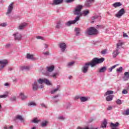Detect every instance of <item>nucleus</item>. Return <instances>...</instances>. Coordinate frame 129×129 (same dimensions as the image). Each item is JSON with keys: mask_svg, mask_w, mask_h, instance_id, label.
Instances as JSON below:
<instances>
[{"mask_svg": "<svg viewBox=\"0 0 129 129\" xmlns=\"http://www.w3.org/2000/svg\"><path fill=\"white\" fill-rule=\"evenodd\" d=\"M86 34L89 36H94L95 35H97V34H98V30L94 27H90L87 29Z\"/></svg>", "mask_w": 129, "mask_h": 129, "instance_id": "3", "label": "nucleus"}, {"mask_svg": "<svg viewBox=\"0 0 129 129\" xmlns=\"http://www.w3.org/2000/svg\"><path fill=\"white\" fill-rule=\"evenodd\" d=\"M122 93L123 94H127V92L126 91V90H123Z\"/></svg>", "mask_w": 129, "mask_h": 129, "instance_id": "55", "label": "nucleus"}, {"mask_svg": "<svg viewBox=\"0 0 129 129\" xmlns=\"http://www.w3.org/2000/svg\"><path fill=\"white\" fill-rule=\"evenodd\" d=\"M80 99L81 102H85L88 100V98L85 97H80Z\"/></svg>", "mask_w": 129, "mask_h": 129, "instance_id": "31", "label": "nucleus"}, {"mask_svg": "<svg viewBox=\"0 0 129 129\" xmlns=\"http://www.w3.org/2000/svg\"><path fill=\"white\" fill-rule=\"evenodd\" d=\"M43 45L44 46L45 49H47V48L49 47V45L46 43H44Z\"/></svg>", "mask_w": 129, "mask_h": 129, "instance_id": "54", "label": "nucleus"}, {"mask_svg": "<svg viewBox=\"0 0 129 129\" xmlns=\"http://www.w3.org/2000/svg\"><path fill=\"white\" fill-rule=\"evenodd\" d=\"M32 86L33 91H37V90H38V89L39 88V85H38V83H37V81H35L34 83L32 84Z\"/></svg>", "mask_w": 129, "mask_h": 129, "instance_id": "12", "label": "nucleus"}, {"mask_svg": "<svg viewBox=\"0 0 129 129\" xmlns=\"http://www.w3.org/2000/svg\"><path fill=\"white\" fill-rule=\"evenodd\" d=\"M36 39H37V40H44V38L41 36H36Z\"/></svg>", "mask_w": 129, "mask_h": 129, "instance_id": "47", "label": "nucleus"}, {"mask_svg": "<svg viewBox=\"0 0 129 129\" xmlns=\"http://www.w3.org/2000/svg\"><path fill=\"white\" fill-rule=\"evenodd\" d=\"M58 46L59 47L60 49V51L64 53L65 51L66 50V49L67 48V45H66V43L64 42H61L59 43Z\"/></svg>", "mask_w": 129, "mask_h": 129, "instance_id": "8", "label": "nucleus"}, {"mask_svg": "<svg viewBox=\"0 0 129 129\" xmlns=\"http://www.w3.org/2000/svg\"><path fill=\"white\" fill-rule=\"evenodd\" d=\"M70 107H71V104L69 103H67L64 106V108L66 109H69V108H70Z\"/></svg>", "mask_w": 129, "mask_h": 129, "instance_id": "40", "label": "nucleus"}, {"mask_svg": "<svg viewBox=\"0 0 129 129\" xmlns=\"http://www.w3.org/2000/svg\"><path fill=\"white\" fill-rule=\"evenodd\" d=\"M106 52H107L106 49H104V50H102V51H101V53L102 55H105V54H106Z\"/></svg>", "mask_w": 129, "mask_h": 129, "instance_id": "49", "label": "nucleus"}, {"mask_svg": "<svg viewBox=\"0 0 129 129\" xmlns=\"http://www.w3.org/2000/svg\"><path fill=\"white\" fill-rule=\"evenodd\" d=\"M123 45V42L120 40L118 41V42L116 44V49H118L119 50L120 49V47H122V46Z\"/></svg>", "mask_w": 129, "mask_h": 129, "instance_id": "20", "label": "nucleus"}, {"mask_svg": "<svg viewBox=\"0 0 129 129\" xmlns=\"http://www.w3.org/2000/svg\"><path fill=\"white\" fill-rule=\"evenodd\" d=\"M106 125H107V121L106 119H104L101 124V127L105 128Z\"/></svg>", "mask_w": 129, "mask_h": 129, "instance_id": "21", "label": "nucleus"}, {"mask_svg": "<svg viewBox=\"0 0 129 129\" xmlns=\"http://www.w3.org/2000/svg\"><path fill=\"white\" fill-rule=\"evenodd\" d=\"M96 19H99L100 20L101 17L98 15H95L91 18V20H92V21H94V20H96Z\"/></svg>", "mask_w": 129, "mask_h": 129, "instance_id": "34", "label": "nucleus"}, {"mask_svg": "<svg viewBox=\"0 0 129 129\" xmlns=\"http://www.w3.org/2000/svg\"><path fill=\"white\" fill-rule=\"evenodd\" d=\"M43 54L44 55H48V56L50 55L49 51H46L45 52H44Z\"/></svg>", "mask_w": 129, "mask_h": 129, "instance_id": "53", "label": "nucleus"}, {"mask_svg": "<svg viewBox=\"0 0 129 129\" xmlns=\"http://www.w3.org/2000/svg\"><path fill=\"white\" fill-rule=\"evenodd\" d=\"M20 70L24 71V70H30V67L29 66H22L20 67Z\"/></svg>", "mask_w": 129, "mask_h": 129, "instance_id": "28", "label": "nucleus"}, {"mask_svg": "<svg viewBox=\"0 0 129 129\" xmlns=\"http://www.w3.org/2000/svg\"><path fill=\"white\" fill-rule=\"evenodd\" d=\"M57 119H59V120H65L66 118L64 116H59L57 117Z\"/></svg>", "mask_w": 129, "mask_h": 129, "instance_id": "39", "label": "nucleus"}, {"mask_svg": "<svg viewBox=\"0 0 129 129\" xmlns=\"http://www.w3.org/2000/svg\"><path fill=\"white\" fill-rule=\"evenodd\" d=\"M58 97L59 95H56L55 96L52 97L51 98L54 102H58V101H59V99H58Z\"/></svg>", "mask_w": 129, "mask_h": 129, "instance_id": "23", "label": "nucleus"}, {"mask_svg": "<svg viewBox=\"0 0 129 129\" xmlns=\"http://www.w3.org/2000/svg\"><path fill=\"white\" fill-rule=\"evenodd\" d=\"M13 36L14 37V40L15 41H21L23 38L22 34L19 32L13 34Z\"/></svg>", "mask_w": 129, "mask_h": 129, "instance_id": "6", "label": "nucleus"}, {"mask_svg": "<svg viewBox=\"0 0 129 129\" xmlns=\"http://www.w3.org/2000/svg\"><path fill=\"white\" fill-rule=\"evenodd\" d=\"M5 47L6 48H10V47H11V44L8 43V44H6Z\"/></svg>", "mask_w": 129, "mask_h": 129, "instance_id": "57", "label": "nucleus"}, {"mask_svg": "<svg viewBox=\"0 0 129 129\" xmlns=\"http://www.w3.org/2000/svg\"><path fill=\"white\" fill-rule=\"evenodd\" d=\"M27 26H28V23L26 22H24L23 23H21L20 25H19V26L17 27V29L20 30H24L25 28H26V27H27Z\"/></svg>", "mask_w": 129, "mask_h": 129, "instance_id": "11", "label": "nucleus"}, {"mask_svg": "<svg viewBox=\"0 0 129 129\" xmlns=\"http://www.w3.org/2000/svg\"><path fill=\"white\" fill-rule=\"evenodd\" d=\"M119 125V123L118 122H116L115 124H113V127H117Z\"/></svg>", "mask_w": 129, "mask_h": 129, "instance_id": "48", "label": "nucleus"}, {"mask_svg": "<svg viewBox=\"0 0 129 129\" xmlns=\"http://www.w3.org/2000/svg\"><path fill=\"white\" fill-rule=\"evenodd\" d=\"M26 58L30 60H34V55L28 53L26 55Z\"/></svg>", "mask_w": 129, "mask_h": 129, "instance_id": "26", "label": "nucleus"}, {"mask_svg": "<svg viewBox=\"0 0 129 129\" xmlns=\"http://www.w3.org/2000/svg\"><path fill=\"white\" fill-rule=\"evenodd\" d=\"M116 71L117 73H121V72H122V67H120L118 69H117Z\"/></svg>", "mask_w": 129, "mask_h": 129, "instance_id": "44", "label": "nucleus"}, {"mask_svg": "<svg viewBox=\"0 0 129 129\" xmlns=\"http://www.w3.org/2000/svg\"><path fill=\"white\" fill-rule=\"evenodd\" d=\"M74 63H75L74 61L70 62L68 63L67 67H71L73 65H74Z\"/></svg>", "mask_w": 129, "mask_h": 129, "instance_id": "42", "label": "nucleus"}, {"mask_svg": "<svg viewBox=\"0 0 129 129\" xmlns=\"http://www.w3.org/2000/svg\"><path fill=\"white\" fill-rule=\"evenodd\" d=\"M110 126L111 127V129H113V123L112 122H111V124H110Z\"/></svg>", "mask_w": 129, "mask_h": 129, "instance_id": "64", "label": "nucleus"}, {"mask_svg": "<svg viewBox=\"0 0 129 129\" xmlns=\"http://www.w3.org/2000/svg\"><path fill=\"white\" fill-rule=\"evenodd\" d=\"M63 0H53V3L52 5H54L55 6H57V5H60L63 3Z\"/></svg>", "mask_w": 129, "mask_h": 129, "instance_id": "19", "label": "nucleus"}, {"mask_svg": "<svg viewBox=\"0 0 129 129\" xmlns=\"http://www.w3.org/2000/svg\"><path fill=\"white\" fill-rule=\"evenodd\" d=\"M77 129H97V128H89L88 126H87L84 127L78 126Z\"/></svg>", "mask_w": 129, "mask_h": 129, "instance_id": "38", "label": "nucleus"}, {"mask_svg": "<svg viewBox=\"0 0 129 129\" xmlns=\"http://www.w3.org/2000/svg\"><path fill=\"white\" fill-rule=\"evenodd\" d=\"M59 72H56L52 74V75H50V77H52L54 79H56L57 78V76H58Z\"/></svg>", "mask_w": 129, "mask_h": 129, "instance_id": "32", "label": "nucleus"}, {"mask_svg": "<svg viewBox=\"0 0 129 129\" xmlns=\"http://www.w3.org/2000/svg\"><path fill=\"white\" fill-rule=\"evenodd\" d=\"M116 103L117 104H118L119 105H120V104H122V102H121V101L119 99H117L116 101Z\"/></svg>", "mask_w": 129, "mask_h": 129, "instance_id": "46", "label": "nucleus"}, {"mask_svg": "<svg viewBox=\"0 0 129 129\" xmlns=\"http://www.w3.org/2000/svg\"><path fill=\"white\" fill-rule=\"evenodd\" d=\"M123 38H128V36L124 32H123Z\"/></svg>", "mask_w": 129, "mask_h": 129, "instance_id": "52", "label": "nucleus"}, {"mask_svg": "<svg viewBox=\"0 0 129 129\" xmlns=\"http://www.w3.org/2000/svg\"><path fill=\"white\" fill-rule=\"evenodd\" d=\"M44 84H46L48 86H50L51 85H52V83H51V82L49 80L44 78Z\"/></svg>", "mask_w": 129, "mask_h": 129, "instance_id": "25", "label": "nucleus"}, {"mask_svg": "<svg viewBox=\"0 0 129 129\" xmlns=\"http://www.w3.org/2000/svg\"><path fill=\"white\" fill-rule=\"evenodd\" d=\"M89 14V10H84L82 13V16H84V17H86L87 15Z\"/></svg>", "mask_w": 129, "mask_h": 129, "instance_id": "29", "label": "nucleus"}, {"mask_svg": "<svg viewBox=\"0 0 129 129\" xmlns=\"http://www.w3.org/2000/svg\"><path fill=\"white\" fill-rule=\"evenodd\" d=\"M120 52H119V49L116 48L113 52V58H115V57H116V56H117V55H118L119 54Z\"/></svg>", "mask_w": 129, "mask_h": 129, "instance_id": "24", "label": "nucleus"}, {"mask_svg": "<svg viewBox=\"0 0 129 129\" xmlns=\"http://www.w3.org/2000/svg\"><path fill=\"white\" fill-rule=\"evenodd\" d=\"M56 28V29H60V28H63V26H62V24L61 23V21H58L57 23Z\"/></svg>", "mask_w": 129, "mask_h": 129, "instance_id": "35", "label": "nucleus"}, {"mask_svg": "<svg viewBox=\"0 0 129 129\" xmlns=\"http://www.w3.org/2000/svg\"><path fill=\"white\" fill-rule=\"evenodd\" d=\"M93 3H94V0H87L85 3V6L87 8H90Z\"/></svg>", "mask_w": 129, "mask_h": 129, "instance_id": "13", "label": "nucleus"}, {"mask_svg": "<svg viewBox=\"0 0 129 129\" xmlns=\"http://www.w3.org/2000/svg\"><path fill=\"white\" fill-rule=\"evenodd\" d=\"M54 68H55L54 66L47 67H46L47 71H48V72H52L54 71Z\"/></svg>", "mask_w": 129, "mask_h": 129, "instance_id": "22", "label": "nucleus"}, {"mask_svg": "<svg viewBox=\"0 0 129 129\" xmlns=\"http://www.w3.org/2000/svg\"><path fill=\"white\" fill-rule=\"evenodd\" d=\"M125 115H129V109H127L125 111Z\"/></svg>", "mask_w": 129, "mask_h": 129, "instance_id": "50", "label": "nucleus"}, {"mask_svg": "<svg viewBox=\"0 0 129 129\" xmlns=\"http://www.w3.org/2000/svg\"><path fill=\"white\" fill-rule=\"evenodd\" d=\"M38 88H40V89H42V88H44V85L41 84V85L39 86Z\"/></svg>", "mask_w": 129, "mask_h": 129, "instance_id": "60", "label": "nucleus"}, {"mask_svg": "<svg viewBox=\"0 0 129 129\" xmlns=\"http://www.w3.org/2000/svg\"><path fill=\"white\" fill-rule=\"evenodd\" d=\"M16 119H19L21 122H25V119L21 115H17L16 117Z\"/></svg>", "mask_w": 129, "mask_h": 129, "instance_id": "18", "label": "nucleus"}, {"mask_svg": "<svg viewBox=\"0 0 129 129\" xmlns=\"http://www.w3.org/2000/svg\"><path fill=\"white\" fill-rule=\"evenodd\" d=\"M41 106L42 107H45V108H47V106H46V105L45 104H44V103L41 104Z\"/></svg>", "mask_w": 129, "mask_h": 129, "instance_id": "58", "label": "nucleus"}, {"mask_svg": "<svg viewBox=\"0 0 129 129\" xmlns=\"http://www.w3.org/2000/svg\"><path fill=\"white\" fill-rule=\"evenodd\" d=\"M37 82L39 83V84H43V83H45V78L37 80Z\"/></svg>", "mask_w": 129, "mask_h": 129, "instance_id": "36", "label": "nucleus"}, {"mask_svg": "<svg viewBox=\"0 0 129 129\" xmlns=\"http://www.w3.org/2000/svg\"><path fill=\"white\" fill-rule=\"evenodd\" d=\"M9 61L7 59H3L0 60V70H2L3 68H5L7 65H8Z\"/></svg>", "mask_w": 129, "mask_h": 129, "instance_id": "9", "label": "nucleus"}, {"mask_svg": "<svg viewBox=\"0 0 129 129\" xmlns=\"http://www.w3.org/2000/svg\"><path fill=\"white\" fill-rule=\"evenodd\" d=\"M105 59L104 57L99 58L98 57L93 58V59L90 62H87L84 64L81 68V71L84 74H86L88 72V69H89V66L91 67H94L98 64H101L104 61Z\"/></svg>", "mask_w": 129, "mask_h": 129, "instance_id": "1", "label": "nucleus"}, {"mask_svg": "<svg viewBox=\"0 0 129 129\" xmlns=\"http://www.w3.org/2000/svg\"><path fill=\"white\" fill-rule=\"evenodd\" d=\"M9 96V92L6 91L5 94L0 95V98H7Z\"/></svg>", "mask_w": 129, "mask_h": 129, "instance_id": "27", "label": "nucleus"}, {"mask_svg": "<svg viewBox=\"0 0 129 129\" xmlns=\"http://www.w3.org/2000/svg\"><path fill=\"white\" fill-rule=\"evenodd\" d=\"M0 26H1V27H7V23H3L0 24Z\"/></svg>", "mask_w": 129, "mask_h": 129, "instance_id": "51", "label": "nucleus"}, {"mask_svg": "<svg viewBox=\"0 0 129 129\" xmlns=\"http://www.w3.org/2000/svg\"><path fill=\"white\" fill-rule=\"evenodd\" d=\"M83 8V6L81 5L77 6L75 8V10L73 11V14L75 16H77V17H79V21L80 20V17L82 16V14L81 13V10H82V8Z\"/></svg>", "mask_w": 129, "mask_h": 129, "instance_id": "2", "label": "nucleus"}, {"mask_svg": "<svg viewBox=\"0 0 129 129\" xmlns=\"http://www.w3.org/2000/svg\"><path fill=\"white\" fill-rule=\"evenodd\" d=\"M124 81H127L129 79V72H126L124 73V77L123 78Z\"/></svg>", "mask_w": 129, "mask_h": 129, "instance_id": "15", "label": "nucleus"}, {"mask_svg": "<svg viewBox=\"0 0 129 129\" xmlns=\"http://www.w3.org/2000/svg\"><path fill=\"white\" fill-rule=\"evenodd\" d=\"M10 100L11 101H16L17 100V97L16 96H13L10 98Z\"/></svg>", "mask_w": 129, "mask_h": 129, "instance_id": "45", "label": "nucleus"}, {"mask_svg": "<svg viewBox=\"0 0 129 129\" xmlns=\"http://www.w3.org/2000/svg\"><path fill=\"white\" fill-rule=\"evenodd\" d=\"M107 70V68L105 66L102 67L99 69V73H104L105 71Z\"/></svg>", "mask_w": 129, "mask_h": 129, "instance_id": "17", "label": "nucleus"}, {"mask_svg": "<svg viewBox=\"0 0 129 129\" xmlns=\"http://www.w3.org/2000/svg\"><path fill=\"white\" fill-rule=\"evenodd\" d=\"M78 21H79V17H76L75 18V20L69 21L67 22L64 24V25H65L66 27H70V26H71V25H73V24H76V23Z\"/></svg>", "mask_w": 129, "mask_h": 129, "instance_id": "5", "label": "nucleus"}, {"mask_svg": "<svg viewBox=\"0 0 129 129\" xmlns=\"http://www.w3.org/2000/svg\"><path fill=\"white\" fill-rule=\"evenodd\" d=\"M13 10H14V3H11L8 6V10L6 13L7 16H10V15L12 14Z\"/></svg>", "mask_w": 129, "mask_h": 129, "instance_id": "7", "label": "nucleus"}, {"mask_svg": "<svg viewBox=\"0 0 129 129\" xmlns=\"http://www.w3.org/2000/svg\"><path fill=\"white\" fill-rule=\"evenodd\" d=\"M48 123L49 122L48 121H44L42 122L41 125L42 126H46L47 124H48Z\"/></svg>", "mask_w": 129, "mask_h": 129, "instance_id": "41", "label": "nucleus"}, {"mask_svg": "<svg viewBox=\"0 0 129 129\" xmlns=\"http://www.w3.org/2000/svg\"><path fill=\"white\" fill-rule=\"evenodd\" d=\"M66 3H72L73 2V0H66Z\"/></svg>", "mask_w": 129, "mask_h": 129, "instance_id": "63", "label": "nucleus"}, {"mask_svg": "<svg viewBox=\"0 0 129 129\" xmlns=\"http://www.w3.org/2000/svg\"><path fill=\"white\" fill-rule=\"evenodd\" d=\"M19 96L21 97V99L22 100H26V99H28V96L25 95L24 93H20L19 94Z\"/></svg>", "mask_w": 129, "mask_h": 129, "instance_id": "16", "label": "nucleus"}, {"mask_svg": "<svg viewBox=\"0 0 129 129\" xmlns=\"http://www.w3.org/2000/svg\"><path fill=\"white\" fill-rule=\"evenodd\" d=\"M13 82L14 83H17L18 82V79H14L13 80Z\"/></svg>", "mask_w": 129, "mask_h": 129, "instance_id": "56", "label": "nucleus"}, {"mask_svg": "<svg viewBox=\"0 0 129 129\" xmlns=\"http://www.w3.org/2000/svg\"><path fill=\"white\" fill-rule=\"evenodd\" d=\"M31 121L32 122H33V123H38L40 120H37V118H34Z\"/></svg>", "mask_w": 129, "mask_h": 129, "instance_id": "43", "label": "nucleus"}, {"mask_svg": "<svg viewBox=\"0 0 129 129\" xmlns=\"http://www.w3.org/2000/svg\"><path fill=\"white\" fill-rule=\"evenodd\" d=\"M112 109V107L111 106H109L107 108V110H111Z\"/></svg>", "mask_w": 129, "mask_h": 129, "instance_id": "62", "label": "nucleus"}, {"mask_svg": "<svg viewBox=\"0 0 129 129\" xmlns=\"http://www.w3.org/2000/svg\"><path fill=\"white\" fill-rule=\"evenodd\" d=\"M28 106H36L37 104L35 102H30L28 104Z\"/></svg>", "mask_w": 129, "mask_h": 129, "instance_id": "37", "label": "nucleus"}, {"mask_svg": "<svg viewBox=\"0 0 129 129\" xmlns=\"http://www.w3.org/2000/svg\"><path fill=\"white\" fill-rule=\"evenodd\" d=\"M113 69V66H112L109 69V72H111Z\"/></svg>", "mask_w": 129, "mask_h": 129, "instance_id": "61", "label": "nucleus"}, {"mask_svg": "<svg viewBox=\"0 0 129 129\" xmlns=\"http://www.w3.org/2000/svg\"><path fill=\"white\" fill-rule=\"evenodd\" d=\"M121 6H122V4L120 2H116L113 4L114 8H118V7H120Z\"/></svg>", "mask_w": 129, "mask_h": 129, "instance_id": "30", "label": "nucleus"}, {"mask_svg": "<svg viewBox=\"0 0 129 129\" xmlns=\"http://www.w3.org/2000/svg\"><path fill=\"white\" fill-rule=\"evenodd\" d=\"M111 94H113V91H107L104 94V96H107L106 97V101H111L113 98V96Z\"/></svg>", "mask_w": 129, "mask_h": 129, "instance_id": "4", "label": "nucleus"}, {"mask_svg": "<svg viewBox=\"0 0 129 129\" xmlns=\"http://www.w3.org/2000/svg\"><path fill=\"white\" fill-rule=\"evenodd\" d=\"M4 86H6V87H9L10 86V84H9V83H6L4 84Z\"/></svg>", "mask_w": 129, "mask_h": 129, "instance_id": "59", "label": "nucleus"}, {"mask_svg": "<svg viewBox=\"0 0 129 129\" xmlns=\"http://www.w3.org/2000/svg\"><path fill=\"white\" fill-rule=\"evenodd\" d=\"M58 91H60V86L59 85H57L55 89L52 90L50 91V93H51V94H55L56 93V92H57Z\"/></svg>", "mask_w": 129, "mask_h": 129, "instance_id": "14", "label": "nucleus"}, {"mask_svg": "<svg viewBox=\"0 0 129 129\" xmlns=\"http://www.w3.org/2000/svg\"><path fill=\"white\" fill-rule=\"evenodd\" d=\"M124 9L122 8L120 10H119L118 13L115 15V17L118 18V19H120L122 15L124 14Z\"/></svg>", "mask_w": 129, "mask_h": 129, "instance_id": "10", "label": "nucleus"}, {"mask_svg": "<svg viewBox=\"0 0 129 129\" xmlns=\"http://www.w3.org/2000/svg\"><path fill=\"white\" fill-rule=\"evenodd\" d=\"M80 31H81V29H80V28L75 29V32H76V36H79L80 35Z\"/></svg>", "mask_w": 129, "mask_h": 129, "instance_id": "33", "label": "nucleus"}]
</instances>
